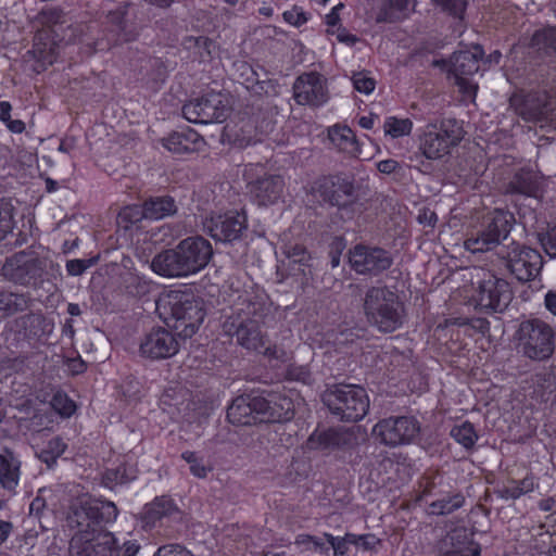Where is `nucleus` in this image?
I'll return each instance as SVG.
<instances>
[{"instance_id": "1", "label": "nucleus", "mask_w": 556, "mask_h": 556, "mask_svg": "<svg viewBox=\"0 0 556 556\" xmlns=\"http://www.w3.org/2000/svg\"><path fill=\"white\" fill-rule=\"evenodd\" d=\"M113 502L92 498L88 494L72 502V549L75 556H117L113 533L105 525L117 518Z\"/></svg>"}, {"instance_id": "2", "label": "nucleus", "mask_w": 556, "mask_h": 556, "mask_svg": "<svg viewBox=\"0 0 556 556\" xmlns=\"http://www.w3.org/2000/svg\"><path fill=\"white\" fill-rule=\"evenodd\" d=\"M231 313L223 323V331L235 338L240 346L258 351L266 343L262 326L273 317V304L263 290L253 286L241 292L237 289Z\"/></svg>"}, {"instance_id": "3", "label": "nucleus", "mask_w": 556, "mask_h": 556, "mask_svg": "<svg viewBox=\"0 0 556 556\" xmlns=\"http://www.w3.org/2000/svg\"><path fill=\"white\" fill-rule=\"evenodd\" d=\"M213 255L208 240L201 236L188 237L172 249L157 253L151 261V269L166 278H185L202 270Z\"/></svg>"}, {"instance_id": "4", "label": "nucleus", "mask_w": 556, "mask_h": 556, "mask_svg": "<svg viewBox=\"0 0 556 556\" xmlns=\"http://www.w3.org/2000/svg\"><path fill=\"white\" fill-rule=\"evenodd\" d=\"M155 308L163 321L185 339L198 331L205 317L203 300L181 290L161 294Z\"/></svg>"}, {"instance_id": "5", "label": "nucleus", "mask_w": 556, "mask_h": 556, "mask_svg": "<svg viewBox=\"0 0 556 556\" xmlns=\"http://www.w3.org/2000/svg\"><path fill=\"white\" fill-rule=\"evenodd\" d=\"M363 312L367 323L383 333L397 330L405 319L404 304L387 286H372L366 291Z\"/></svg>"}, {"instance_id": "6", "label": "nucleus", "mask_w": 556, "mask_h": 556, "mask_svg": "<svg viewBox=\"0 0 556 556\" xmlns=\"http://www.w3.org/2000/svg\"><path fill=\"white\" fill-rule=\"evenodd\" d=\"M321 401L338 420L344 422L359 421L369 409L365 389L356 384H331L323 392Z\"/></svg>"}, {"instance_id": "7", "label": "nucleus", "mask_w": 556, "mask_h": 556, "mask_svg": "<svg viewBox=\"0 0 556 556\" xmlns=\"http://www.w3.org/2000/svg\"><path fill=\"white\" fill-rule=\"evenodd\" d=\"M514 338L522 355L532 361H546L555 351L556 331L540 318L520 321Z\"/></svg>"}, {"instance_id": "8", "label": "nucleus", "mask_w": 556, "mask_h": 556, "mask_svg": "<svg viewBox=\"0 0 556 556\" xmlns=\"http://www.w3.org/2000/svg\"><path fill=\"white\" fill-rule=\"evenodd\" d=\"M463 138V126L456 119H443L439 125L426 127L420 137L419 150L428 160H439L458 146Z\"/></svg>"}, {"instance_id": "9", "label": "nucleus", "mask_w": 556, "mask_h": 556, "mask_svg": "<svg viewBox=\"0 0 556 556\" xmlns=\"http://www.w3.org/2000/svg\"><path fill=\"white\" fill-rule=\"evenodd\" d=\"M514 220L513 214L495 210L485 218L482 228L465 240L466 250L482 253L495 249L508 237Z\"/></svg>"}, {"instance_id": "10", "label": "nucleus", "mask_w": 556, "mask_h": 556, "mask_svg": "<svg viewBox=\"0 0 556 556\" xmlns=\"http://www.w3.org/2000/svg\"><path fill=\"white\" fill-rule=\"evenodd\" d=\"M506 267L520 282H528L538 277L543 266L539 251L530 247L511 242L501 252Z\"/></svg>"}, {"instance_id": "11", "label": "nucleus", "mask_w": 556, "mask_h": 556, "mask_svg": "<svg viewBox=\"0 0 556 556\" xmlns=\"http://www.w3.org/2000/svg\"><path fill=\"white\" fill-rule=\"evenodd\" d=\"M351 268L358 275L375 277L388 270L393 258L387 250L379 247L356 244L349 251Z\"/></svg>"}, {"instance_id": "12", "label": "nucleus", "mask_w": 556, "mask_h": 556, "mask_svg": "<svg viewBox=\"0 0 556 556\" xmlns=\"http://www.w3.org/2000/svg\"><path fill=\"white\" fill-rule=\"evenodd\" d=\"M419 431L420 425L412 416L389 417L380 420L372 429L382 444L392 447L413 442Z\"/></svg>"}, {"instance_id": "13", "label": "nucleus", "mask_w": 556, "mask_h": 556, "mask_svg": "<svg viewBox=\"0 0 556 556\" xmlns=\"http://www.w3.org/2000/svg\"><path fill=\"white\" fill-rule=\"evenodd\" d=\"M46 270V261L26 254L17 253L8 258L1 268L5 279L22 286H37Z\"/></svg>"}, {"instance_id": "14", "label": "nucleus", "mask_w": 556, "mask_h": 556, "mask_svg": "<svg viewBox=\"0 0 556 556\" xmlns=\"http://www.w3.org/2000/svg\"><path fill=\"white\" fill-rule=\"evenodd\" d=\"M473 300L483 312L502 313L511 302L513 291L506 280L490 275L479 282Z\"/></svg>"}, {"instance_id": "15", "label": "nucleus", "mask_w": 556, "mask_h": 556, "mask_svg": "<svg viewBox=\"0 0 556 556\" xmlns=\"http://www.w3.org/2000/svg\"><path fill=\"white\" fill-rule=\"evenodd\" d=\"M483 50L475 46L471 51H458L452 55L450 72L455 78L459 91L469 98H475L478 85L469 77L478 73Z\"/></svg>"}, {"instance_id": "16", "label": "nucleus", "mask_w": 556, "mask_h": 556, "mask_svg": "<svg viewBox=\"0 0 556 556\" xmlns=\"http://www.w3.org/2000/svg\"><path fill=\"white\" fill-rule=\"evenodd\" d=\"M316 191L329 204L344 207L357 200V188L352 176L336 174L318 180Z\"/></svg>"}, {"instance_id": "17", "label": "nucleus", "mask_w": 556, "mask_h": 556, "mask_svg": "<svg viewBox=\"0 0 556 556\" xmlns=\"http://www.w3.org/2000/svg\"><path fill=\"white\" fill-rule=\"evenodd\" d=\"M228 109L220 93H207L182 106L184 117L194 124L222 123L227 117Z\"/></svg>"}, {"instance_id": "18", "label": "nucleus", "mask_w": 556, "mask_h": 556, "mask_svg": "<svg viewBox=\"0 0 556 556\" xmlns=\"http://www.w3.org/2000/svg\"><path fill=\"white\" fill-rule=\"evenodd\" d=\"M515 113L527 122L540 123L544 126L548 108L553 104L546 91H532L526 94L515 93L509 100Z\"/></svg>"}, {"instance_id": "19", "label": "nucleus", "mask_w": 556, "mask_h": 556, "mask_svg": "<svg viewBox=\"0 0 556 556\" xmlns=\"http://www.w3.org/2000/svg\"><path fill=\"white\" fill-rule=\"evenodd\" d=\"M179 351V343L175 336L165 328H153L140 344L143 356L152 359H162L174 356Z\"/></svg>"}, {"instance_id": "20", "label": "nucleus", "mask_w": 556, "mask_h": 556, "mask_svg": "<svg viewBox=\"0 0 556 556\" xmlns=\"http://www.w3.org/2000/svg\"><path fill=\"white\" fill-rule=\"evenodd\" d=\"M293 96L298 104L321 105L328 99L324 78L317 73L299 76L293 84Z\"/></svg>"}, {"instance_id": "21", "label": "nucleus", "mask_w": 556, "mask_h": 556, "mask_svg": "<svg viewBox=\"0 0 556 556\" xmlns=\"http://www.w3.org/2000/svg\"><path fill=\"white\" fill-rule=\"evenodd\" d=\"M205 227L213 239L222 242H231L240 238L247 228L244 214L229 213L212 217Z\"/></svg>"}, {"instance_id": "22", "label": "nucleus", "mask_w": 556, "mask_h": 556, "mask_svg": "<svg viewBox=\"0 0 556 556\" xmlns=\"http://www.w3.org/2000/svg\"><path fill=\"white\" fill-rule=\"evenodd\" d=\"M67 503L68 498L64 486H59L55 490L40 489L29 505V515L40 518L45 508L50 506L55 515L60 514L62 518L68 520L70 514L65 509Z\"/></svg>"}, {"instance_id": "23", "label": "nucleus", "mask_w": 556, "mask_h": 556, "mask_svg": "<svg viewBox=\"0 0 556 556\" xmlns=\"http://www.w3.org/2000/svg\"><path fill=\"white\" fill-rule=\"evenodd\" d=\"M285 181L279 175H268L250 185V191L260 205L276 203L282 195Z\"/></svg>"}, {"instance_id": "24", "label": "nucleus", "mask_w": 556, "mask_h": 556, "mask_svg": "<svg viewBox=\"0 0 556 556\" xmlns=\"http://www.w3.org/2000/svg\"><path fill=\"white\" fill-rule=\"evenodd\" d=\"M480 545L469 540L464 529H456L446 535L440 556H480Z\"/></svg>"}, {"instance_id": "25", "label": "nucleus", "mask_w": 556, "mask_h": 556, "mask_svg": "<svg viewBox=\"0 0 556 556\" xmlns=\"http://www.w3.org/2000/svg\"><path fill=\"white\" fill-rule=\"evenodd\" d=\"M202 137L194 130L173 132L163 140V146L175 154L192 153L200 149Z\"/></svg>"}, {"instance_id": "26", "label": "nucleus", "mask_w": 556, "mask_h": 556, "mask_svg": "<svg viewBox=\"0 0 556 556\" xmlns=\"http://www.w3.org/2000/svg\"><path fill=\"white\" fill-rule=\"evenodd\" d=\"M21 476V462L10 451L0 454V489L15 494Z\"/></svg>"}, {"instance_id": "27", "label": "nucleus", "mask_w": 556, "mask_h": 556, "mask_svg": "<svg viewBox=\"0 0 556 556\" xmlns=\"http://www.w3.org/2000/svg\"><path fill=\"white\" fill-rule=\"evenodd\" d=\"M540 188V177L531 169H520L507 184L506 192L528 197L535 195Z\"/></svg>"}, {"instance_id": "28", "label": "nucleus", "mask_w": 556, "mask_h": 556, "mask_svg": "<svg viewBox=\"0 0 556 556\" xmlns=\"http://www.w3.org/2000/svg\"><path fill=\"white\" fill-rule=\"evenodd\" d=\"M328 138L340 151L356 156L361 149L353 130L348 126L334 125L328 129Z\"/></svg>"}, {"instance_id": "29", "label": "nucleus", "mask_w": 556, "mask_h": 556, "mask_svg": "<svg viewBox=\"0 0 556 556\" xmlns=\"http://www.w3.org/2000/svg\"><path fill=\"white\" fill-rule=\"evenodd\" d=\"M177 204L169 195L153 197L143 202L144 218L151 220L163 219L177 213Z\"/></svg>"}, {"instance_id": "30", "label": "nucleus", "mask_w": 556, "mask_h": 556, "mask_svg": "<svg viewBox=\"0 0 556 556\" xmlns=\"http://www.w3.org/2000/svg\"><path fill=\"white\" fill-rule=\"evenodd\" d=\"M31 299L26 293L0 292V317H9L29 308Z\"/></svg>"}, {"instance_id": "31", "label": "nucleus", "mask_w": 556, "mask_h": 556, "mask_svg": "<svg viewBox=\"0 0 556 556\" xmlns=\"http://www.w3.org/2000/svg\"><path fill=\"white\" fill-rule=\"evenodd\" d=\"M350 441V435L338 429H328L317 434H312L308 442L314 447L324 450L337 448L346 445Z\"/></svg>"}, {"instance_id": "32", "label": "nucleus", "mask_w": 556, "mask_h": 556, "mask_svg": "<svg viewBox=\"0 0 556 556\" xmlns=\"http://www.w3.org/2000/svg\"><path fill=\"white\" fill-rule=\"evenodd\" d=\"M227 418L237 426L255 424L250 399L244 396L235 399L227 409Z\"/></svg>"}, {"instance_id": "33", "label": "nucleus", "mask_w": 556, "mask_h": 556, "mask_svg": "<svg viewBox=\"0 0 556 556\" xmlns=\"http://www.w3.org/2000/svg\"><path fill=\"white\" fill-rule=\"evenodd\" d=\"M233 77L247 89L258 92L263 90L257 71L247 61L239 60L232 64Z\"/></svg>"}, {"instance_id": "34", "label": "nucleus", "mask_w": 556, "mask_h": 556, "mask_svg": "<svg viewBox=\"0 0 556 556\" xmlns=\"http://www.w3.org/2000/svg\"><path fill=\"white\" fill-rule=\"evenodd\" d=\"M294 415L293 403L286 396H273L269 401V414L265 417L266 422H285L292 419Z\"/></svg>"}, {"instance_id": "35", "label": "nucleus", "mask_w": 556, "mask_h": 556, "mask_svg": "<svg viewBox=\"0 0 556 556\" xmlns=\"http://www.w3.org/2000/svg\"><path fill=\"white\" fill-rule=\"evenodd\" d=\"M176 511L177 507L174 501L167 496H161L147 505L144 519L148 523H154L164 517L172 516Z\"/></svg>"}, {"instance_id": "36", "label": "nucleus", "mask_w": 556, "mask_h": 556, "mask_svg": "<svg viewBox=\"0 0 556 556\" xmlns=\"http://www.w3.org/2000/svg\"><path fill=\"white\" fill-rule=\"evenodd\" d=\"M285 254L288 258V267L295 274L301 273L304 276L307 274L306 269L311 267L312 256L301 244L290 245L286 249Z\"/></svg>"}, {"instance_id": "37", "label": "nucleus", "mask_w": 556, "mask_h": 556, "mask_svg": "<svg viewBox=\"0 0 556 556\" xmlns=\"http://www.w3.org/2000/svg\"><path fill=\"white\" fill-rule=\"evenodd\" d=\"M539 486L536 479L532 476H526L522 480L511 481V485L498 490V496L504 500H517L522 495L533 492Z\"/></svg>"}, {"instance_id": "38", "label": "nucleus", "mask_w": 556, "mask_h": 556, "mask_svg": "<svg viewBox=\"0 0 556 556\" xmlns=\"http://www.w3.org/2000/svg\"><path fill=\"white\" fill-rule=\"evenodd\" d=\"M465 504V496L462 493H455L447 497L440 498L438 501L432 502L429 505L430 514L443 516L450 515L455 510L463 507Z\"/></svg>"}, {"instance_id": "39", "label": "nucleus", "mask_w": 556, "mask_h": 556, "mask_svg": "<svg viewBox=\"0 0 556 556\" xmlns=\"http://www.w3.org/2000/svg\"><path fill=\"white\" fill-rule=\"evenodd\" d=\"M123 288L128 295L142 298L150 292L151 283L144 277L127 273L123 278Z\"/></svg>"}, {"instance_id": "40", "label": "nucleus", "mask_w": 556, "mask_h": 556, "mask_svg": "<svg viewBox=\"0 0 556 556\" xmlns=\"http://www.w3.org/2000/svg\"><path fill=\"white\" fill-rule=\"evenodd\" d=\"M530 46L538 50L556 51V27L536 30L531 37Z\"/></svg>"}, {"instance_id": "41", "label": "nucleus", "mask_w": 556, "mask_h": 556, "mask_svg": "<svg viewBox=\"0 0 556 556\" xmlns=\"http://www.w3.org/2000/svg\"><path fill=\"white\" fill-rule=\"evenodd\" d=\"M451 437L465 448H471L478 440L475 427L469 421H465L459 426L453 427L451 430Z\"/></svg>"}, {"instance_id": "42", "label": "nucleus", "mask_w": 556, "mask_h": 556, "mask_svg": "<svg viewBox=\"0 0 556 556\" xmlns=\"http://www.w3.org/2000/svg\"><path fill=\"white\" fill-rule=\"evenodd\" d=\"M181 458L189 464L190 473L199 479H205L212 471V467L206 465L204 458L193 451H186Z\"/></svg>"}, {"instance_id": "43", "label": "nucleus", "mask_w": 556, "mask_h": 556, "mask_svg": "<svg viewBox=\"0 0 556 556\" xmlns=\"http://www.w3.org/2000/svg\"><path fill=\"white\" fill-rule=\"evenodd\" d=\"M413 122L409 118L390 116L384 121V134L392 138L407 136L412 132Z\"/></svg>"}, {"instance_id": "44", "label": "nucleus", "mask_w": 556, "mask_h": 556, "mask_svg": "<svg viewBox=\"0 0 556 556\" xmlns=\"http://www.w3.org/2000/svg\"><path fill=\"white\" fill-rule=\"evenodd\" d=\"M134 476L128 472L125 465H119L116 468L106 469L102 477V482L106 488L113 489L117 484L129 482Z\"/></svg>"}, {"instance_id": "45", "label": "nucleus", "mask_w": 556, "mask_h": 556, "mask_svg": "<svg viewBox=\"0 0 556 556\" xmlns=\"http://www.w3.org/2000/svg\"><path fill=\"white\" fill-rule=\"evenodd\" d=\"M412 0H388V8H383L377 15L379 23H392L399 17L395 16L394 11L405 12L408 10Z\"/></svg>"}, {"instance_id": "46", "label": "nucleus", "mask_w": 556, "mask_h": 556, "mask_svg": "<svg viewBox=\"0 0 556 556\" xmlns=\"http://www.w3.org/2000/svg\"><path fill=\"white\" fill-rule=\"evenodd\" d=\"M13 211L14 207L10 201L0 199V241L13 229Z\"/></svg>"}, {"instance_id": "47", "label": "nucleus", "mask_w": 556, "mask_h": 556, "mask_svg": "<svg viewBox=\"0 0 556 556\" xmlns=\"http://www.w3.org/2000/svg\"><path fill=\"white\" fill-rule=\"evenodd\" d=\"M66 447L67 445L62 439L53 438L48 442L46 448L41 451L40 458L51 466L65 452Z\"/></svg>"}, {"instance_id": "48", "label": "nucleus", "mask_w": 556, "mask_h": 556, "mask_svg": "<svg viewBox=\"0 0 556 556\" xmlns=\"http://www.w3.org/2000/svg\"><path fill=\"white\" fill-rule=\"evenodd\" d=\"M286 378L291 381L302 382L304 384H311L312 374L309 369L304 365L291 364L288 366L286 371Z\"/></svg>"}, {"instance_id": "49", "label": "nucleus", "mask_w": 556, "mask_h": 556, "mask_svg": "<svg viewBox=\"0 0 556 556\" xmlns=\"http://www.w3.org/2000/svg\"><path fill=\"white\" fill-rule=\"evenodd\" d=\"M538 239L546 254L556 257V224L548 227L545 232H539Z\"/></svg>"}, {"instance_id": "50", "label": "nucleus", "mask_w": 556, "mask_h": 556, "mask_svg": "<svg viewBox=\"0 0 556 556\" xmlns=\"http://www.w3.org/2000/svg\"><path fill=\"white\" fill-rule=\"evenodd\" d=\"M269 401L262 396L250 399L254 422H266L265 417L269 414Z\"/></svg>"}, {"instance_id": "51", "label": "nucleus", "mask_w": 556, "mask_h": 556, "mask_svg": "<svg viewBox=\"0 0 556 556\" xmlns=\"http://www.w3.org/2000/svg\"><path fill=\"white\" fill-rule=\"evenodd\" d=\"M128 4L117 7L108 13V21L111 25L115 26L118 31H124L126 28V16L128 13Z\"/></svg>"}, {"instance_id": "52", "label": "nucleus", "mask_w": 556, "mask_h": 556, "mask_svg": "<svg viewBox=\"0 0 556 556\" xmlns=\"http://www.w3.org/2000/svg\"><path fill=\"white\" fill-rule=\"evenodd\" d=\"M354 88L363 93L369 94L374 91L376 81L365 72L355 73L352 77Z\"/></svg>"}, {"instance_id": "53", "label": "nucleus", "mask_w": 556, "mask_h": 556, "mask_svg": "<svg viewBox=\"0 0 556 556\" xmlns=\"http://www.w3.org/2000/svg\"><path fill=\"white\" fill-rule=\"evenodd\" d=\"M50 404L58 414L63 417H70V399L65 392L56 391Z\"/></svg>"}, {"instance_id": "54", "label": "nucleus", "mask_w": 556, "mask_h": 556, "mask_svg": "<svg viewBox=\"0 0 556 556\" xmlns=\"http://www.w3.org/2000/svg\"><path fill=\"white\" fill-rule=\"evenodd\" d=\"M187 43L189 49L192 47L199 49V55L201 59L211 54V46L213 42L207 37H190L188 38Z\"/></svg>"}, {"instance_id": "55", "label": "nucleus", "mask_w": 556, "mask_h": 556, "mask_svg": "<svg viewBox=\"0 0 556 556\" xmlns=\"http://www.w3.org/2000/svg\"><path fill=\"white\" fill-rule=\"evenodd\" d=\"M440 5L444 11L460 16L465 11V2L463 0H432Z\"/></svg>"}, {"instance_id": "56", "label": "nucleus", "mask_w": 556, "mask_h": 556, "mask_svg": "<svg viewBox=\"0 0 556 556\" xmlns=\"http://www.w3.org/2000/svg\"><path fill=\"white\" fill-rule=\"evenodd\" d=\"M157 556H194L186 547L179 544H168L159 547Z\"/></svg>"}, {"instance_id": "57", "label": "nucleus", "mask_w": 556, "mask_h": 556, "mask_svg": "<svg viewBox=\"0 0 556 556\" xmlns=\"http://www.w3.org/2000/svg\"><path fill=\"white\" fill-rule=\"evenodd\" d=\"M264 355L269 361H277L281 363H286L290 359V353L277 345L266 348L264 351Z\"/></svg>"}, {"instance_id": "58", "label": "nucleus", "mask_w": 556, "mask_h": 556, "mask_svg": "<svg viewBox=\"0 0 556 556\" xmlns=\"http://www.w3.org/2000/svg\"><path fill=\"white\" fill-rule=\"evenodd\" d=\"M98 260V254L87 260H72V276L81 275L87 268L96 265Z\"/></svg>"}, {"instance_id": "59", "label": "nucleus", "mask_w": 556, "mask_h": 556, "mask_svg": "<svg viewBox=\"0 0 556 556\" xmlns=\"http://www.w3.org/2000/svg\"><path fill=\"white\" fill-rule=\"evenodd\" d=\"M325 538L334 551V556H344L348 553V543L344 538H336L330 533H325Z\"/></svg>"}, {"instance_id": "60", "label": "nucleus", "mask_w": 556, "mask_h": 556, "mask_svg": "<svg viewBox=\"0 0 556 556\" xmlns=\"http://www.w3.org/2000/svg\"><path fill=\"white\" fill-rule=\"evenodd\" d=\"M119 217L130 222L131 224L140 222L142 218H144L143 215V205L140 206H130L123 210V212L119 214Z\"/></svg>"}, {"instance_id": "61", "label": "nucleus", "mask_w": 556, "mask_h": 556, "mask_svg": "<svg viewBox=\"0 0 556 556\" xmlns=\"http://www.w3.org/2000/svg\"><path fill=\"white\" fill-rule=\"evenodd\" d=\"M417 220L419 224L424 226H428L430 228H434L435 224L438 222V216L434 211L424 207L419 211V214L417 216Z\"/></svg>"}, {"instance_id": "62", "label": "nucleus", "mask_w": 556, "mask_h": 556, "mask_svg": "<svg viewBox=\"0 0 556 556\" xmlns=\"http://www.w3.org/2000/svg\"><path fill=\"white\" fill-rule=\"evenodd\" d=\"M283 18L291 25L301 26L307 22V17L304 12L299 11L296 8L291 11H286L283 13Z\"/></svg>"}, {"instance_id": "63", "label": "nucleus", "mask_w": 556, "mask_h": 556, "mask_svg": "<svg viewBox=\"0 0 556 556\" xmlns=\"http://www.w3.org/2000/svg\"><path fill=\"white\" fill-rule=\"evenodd\" d=\"M377 168L380 173L390 175V174L395 173L397 169H400L401 165L397 161H395L393 159H388V160H382V161L378 162Z\"/></svg>"}, {"instance_id": "64", "label": "nucleus", "mask_w": 556, "mask_h": 556, "mask_svg": "<svg viewBox=\"0 0 556 556\" xmlns=\"http://www.w3.org/2000/svg\"><path fill=\"white\" fill-rule=\"evenodd\" d=\"M544 304L546 309L556 316V291L549 290L545 294Z\"/></svg>"}]
</instances>
